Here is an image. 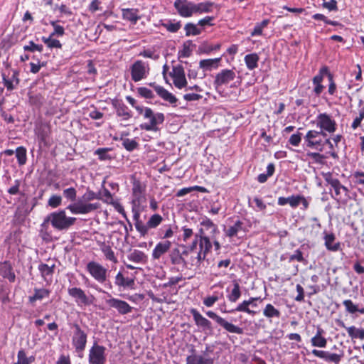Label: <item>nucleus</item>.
<instances>
[{
	"label": "nucleus",
	"instance_id": "1",
	"mask_svg": "<svg viewBox=\"0 0 364 364\" xmlns=\"http://www.w3.org/2000/svg\"><path fill=\"white\" fill-rule=\"evenodd\" d=\"M142 110L139 114L141 115L146 121L139 124V128L146 132H156L160 131V126L164 124L165 120L164 114L155 112L149 107H145Z\"/></svg>",
	"mask_w": 364,
	"mask_h": 364
},
{
	"label": "nucleus",
	"instance_id": "2",
	"mask_svg": "<svg viewBox=\"0 0 364 364\" xmlns=\"http://www.w3.org/2000/svg\"><path fill=\"white\" fill-rule=\"evenodd\" d=\"M198 242L200 251L197 253V255L195 257V264L197 266L201 264L202 261L205 259L207 254L210 251L212 248L210 239L208 236L204 235V232L202 228L200 229L199 234L195 235L194 240L189 246L188 250H187L188 252L196 250Z\"/></svg>",
	"mask_w": 364,
	"mask_h": 364
},
{
	"label": "nucleus",
	"instance_id": "3",
	"mask_svg": "<svg viewBox=\"0 0 364 364\" xmlns=\"http://www.w3.org/2000/svg\"><path fill=\"white\" fill-rule=\"evenodd\" d=\"M75 221V218L66 215L65 210L53 212L45 219V223L50 222L53 228L59 231L68 230Z\"/></svg>",
	"mask_w": 364,
	"mask_h": 364
},
{
	"label": "nucleus",
	"instance_id": "4",
	"mask_svg": "<svg viewBox=\"0 0 364 364\" xmlns=\"http://www.w3.org/2000/svg\"><path fill=\"white\" fill-rule=\"evenodd\" d=\"M322 176L326 183L330 185L331 190H333L334 193H331V197L338 202L343 199L342 195H344V199L348 197L349 190L347 187L342 185L338 178L333 176L331 172L322 173Z\"/></svg>",
	"mask_w": 364,
	"mask_h": 364
},
{
	"label": "nucleus",
	"instance_id": "5",
	"mask_svg": "<svg viewBox=\"0 0 364 364\" xmlns=\"http://www.w3.org/2000/svg\"><path fill=\"white\" fill-rule=\"evenodd\" d=\"M304 141L307 147L319 152L324 151V143H328L327 134L316 130L308 131L304 136Z\"/></svg>",
	"mask_w": 364,
	"mask_h": 364
},
{
	"label": "nucleus",
	"instance_id": "6",
	"mask_svg": "<svg viewBox=\"0 0 364 364\" xmlns=\"http://www.w3.org/2000/svg\"><path fill=\"white\" fill-rule=\"evenodd\" d=\"M70 326L73 329L72 345L76 353H82L86 348L87 333L76 322L70 323Z\"/></svg>",
	"mask_w": 364,
	"mask_h": 364
},
{
	"label": "nucleus",
	"instance_id": "7",
	"mask_svg": "<svg viewBox=\"0 0 364 364\" xmlns=\"http://www.w3.org/2000/svg\"><path fill=\"white\" fill-rule=\"evenodd\" d=\"M89 364H105L107 362L106 348L95 342L89 350Z\"/></svg>",
	"mask_w": 364,
	"mask_h": 364
},
{
	"label": "nucleus",
	"instance_id": "8",
	"mask_svg": "<svg viewBox=\"0 0 364 364\" xmlns=\"http://www.w3.org/2000/svg\"><path fill=\"white\" fill-rule=\"evenodd\" d=\"M316 124L320 129L319 132H323V133L332 134L337 129L336 121L327 113L318 114L316 118Z\"/></svg>",
	"mask_w": 364,
	"mask_h": 364
},
{
	"label": "nucleus",
	"instance_id": "9",
	"mask_svg": "<svg viewBox=\"0 0 364 364\" xmlns=\"http://www.w3.org/2000/svg\"><path fill=\"white\" fill-rule=\"evenodd\" d=\"M86 270L95 281L100 284L107 280V269L97 262H89L86 265Z\"/></svg>",
	"mask_w": 364,
	"mask_h": 364
},
{
	"label": "nucleus",
	"instance_id": "10",
	"mask_svg": "<svg viewBox=\"0 0 364 364\" xmlns=\"http://www.w3.org/2000/svg\"><path fill=\"white\" fill-rule=\"evenodd\" d=\"M206 315L213 319L219 326L223 327L226 331L232 333H236V334H243L244 330L242 328L237 326L225 318H222L221 316H218L216 313H215L213 311H208L206 312Z\"/></svg>",
	"mask_w": 364,
	"mask_h": 364
},
{
	"label": "nucleus",
	"instance_id": "11",
	"mask_svg": "<svg viewBox=\"0 0 364 364\" xmlns=\"http://www.w3.org/2000/svg\"><path fill=\"white\" fill-rule=\"evenodd\" d=\"M149 72V64L141 60H136L130 68L131 77L134 82H139L146 78Z\"/></svg>",
	"mask_w": 364,
	"mask_h": 364
},
{
	"label": "nucleus",
	"instance_id": "12",
	"mask_svg": "<svg viewBox=\"0 0 364 364\" xmlns=\"http://www.w3.org/2000/svg\"><path fill=\"white\" fill-rule=\"evenodd\" d=\"M100 208L99 203H88L79 200L75 203H73L67 206V209L69 210L73 214H87L94 210H96Z\"/></svg>",
	"mask_w": 364,
	"mask_h": 364
},
{
	"label": "nucleus",
	"instance_id": "13",
	"mask_svg": "<svg viewBox=\"0 0 364 364\" xmlns=\"http://www.w3.org/2000/svg\"><path fill=\"white\" fill-rule=\"evenodd\" d=\"M235 77L236 74L233 69H223L215 75L213 85L215 89L220 88L233 81Z\"/></svg>",
	"mask_w": 364,
	"mask_h": 364
},
{
	"label": "nucleus",
	"instance_id": "14",
	"mask_svg": "<svg viewBox=\"0 0 364 364\" xmlns=\"http://www.w3.org/2000/svg\"><path fill=\"white\" fill-rule=\"evenodd\" d=\"M109 308L114 309L119 314L125 315L132 311V307L125 301L112 297L109 294V299L105 300Z\"/></svg>",
	"mask_w": 364,
	"mask_h": 364
},
{
	"label": "nucleus",
	"instance_id": "15",
	"mask_svg": "<svg viewBox=\"0 0 364 364\" xmlns=\"http://www.w3.org/2000/svg\"><path fill=\"white\" fill-rule=\"evenodd\" d=\"M327 73H328V67L323 65L319 69L318 73L312 78V84L314 86L312 92L316 97H320L325 88V86L323 85V81Z\"/></svg>",
	"mask_w": 364,
	"mask_h": 364
},
{
	"label": "nucleus",
	"instance_id": "16",
	"mask_svg": "<svg viewBox=\"0 0 364 364\" xmlns=\"http://www.w3.org/2000/svg\"><path fill=\"white\" fill-rule=\"evenodd\" d=\"M132 204L134 206L139 205L144 199L146 186L139 179L132 176Z\"/></svg>",
	"mask_w": 364,
	"mask_h": 364
},
{
	"label": "nucleus",
	"instance_id": "17",
	"mask_svg": "<svg viewBox=\"0 0 364 364\" xmlns=\"http://www.w3.org/2000/svg\"><path fill=\"white\" fill-rule=\"evenodd\" d=\"M1 75L3 83L9 91L16 89L20 82L19 72L16 70L9 69L7 73L3 72Z\"/></svg>",
	"mask_w": 364,
	"mask_h": 364
},
{
	"label": "nucleus",
	"instance_id": "18",
	"mask_svg": "<svg viewBox=\"0 0 364 364\" xmlns=\"http://www.w3.org/2000/svg\"><path fill=\"white\" fill-rule=\"evenodd\" d=\"M194 3L188 0H176L173 4L178 14L183 18L191 17L194 14Z\"/></svg>",
	"mask_w": 364,
	"mask_h": 364
},
{
	"label": "nucleus",
	"instance_id": "19",
	"mask_svg": "<svg viewBox=\"0 0 364 364\" xmlns=\"http://www.w3.org/2000/svg\"><path fill=\"white\" fill-rule=\"evenodd\" d=\"M193 316L196 325L200 328L203 332H211L213 331L211 322L204 317L196 309H191L190 310Z\"/></svg>",
	"mask_w": 364,
	"mask_h": 364
},
{
	"label": "nucleus",
	"instance_id": "20",
	"mask_svg": "<svg viewBox=\"0 0 364 364\" xmlns=\"http://www.w3.org/2000/svg\"><path fill=\"white\" fill-rule=\"evenodd\" d=\"M311 353L318 358L323 359L326 362L328 363H333L335 364H339L342 358L343 357V353L341 354L330 353L328 351L313 349L311 350Z\"/></svg>",
	"mask_w": 364,
	"mask_h": 364
},
{
	"label": "nucleus",
	"instance_id": "21",
	"mask_svg": "<svg viewBox=\"0 0 364 364\" xmlns=\"http://www.w3.org/2000/svg\"><path fill=\"white\" fill-rule=\"evenodd\" d=\"M68 293L75 299L78 306H89L92 303L85 291L80 287L68 288Z\"/></svg>",
	"mask_w": 364,
	"mask_h": 364
},
{
	"label": "nucleus",
	"instance_id": "22",
	"mask_svg": "<svg viewBox=\"0 0 364 364\" xmlns=\"http://www.w3.org/2000/svg\"><path fill=\"white\" fill-rule=\"evenodd\" d=\"M336 322L338 326L346 330L352 341L355 342V339L364 340V328H357L355 326H346L345 323L340 319H337Z\"/></svg>",
	"mask_w": 364,
	"mask_h": 364
},
{
	"label": "nucleus",
	"instance_id": "23",
	"mask_svg": "<svg viewBox=\"0 0 364 364\" xmlns=\"http://www.w3.org/2000/svg\"><path fill=\"white\" fill-rule=\"evenodd\" d=\"M112 104L116 111L117 116L121 117L122 120L127 121L132 117V112L122 100H113Z\"/></svg>",
	"mask_w": 364,
	"mask_h": 364
},
{
	"label": "nucleus",
	"instance_id": "24",
	"mask_svg": "<svg viewBox=\"0 0 364 364\" xmlns=\"http://www.w3.org/2000/svg\"><path fill=\"white\" fill-rule=\"evenodd\" d=\"M149 85L153 87L157 95L164 101H166L171 105H175L178 102L176 97L164 87L156 85L154 82H150Z\"/></svg>",
	"mask_w": 364,
	"mask_h": 364
},
{
	"label": "nucleus",
	"instance_id": "25",
	"mask_svg": "<svg viewBox=\"0 0 364 364\" xmlns=\"http://www.w3.org/2000/svg\"><path fill=\"white\" fill-rule=\"evenodd\" d=\"M188 254V250H184L183 251V252H181L178 248L175 247L169 251L168 257L170 259L171 264H182L183 267H187V262L183 258V255H187Z\"/></svg>",
	"mask_w": 364,
	"mask_h": 364
},
{
	"label": "nucleus",
	"instance_id": "26",
	"mask_svg": "<svg viewBox=\"0 0 364 364\" xmlns=\"http://www.w3.org/2000/svg\"><path fill=\"white\" fill-rule=\"evenodd\" d=\"M257 301H262L260 297H250L248 300H244L242 302L239 304L235 309L230 311H225L224 312L232 313L235 311L238 312H245L249 315L255 316L256 314V311L251 310L249 308L250 304H253V302Z\"/></svg>",
	"mask_w": 364,
	"mask_h": 364
},
{
	"label": "nucleus",
	"instance_id": "27",
	"mask_svg": "<svg viewBox=\"0 0 364 364\" xmlns=\"http://www.w3.org/2000/svg\"><path fill=\"white\" fill-rule=\"evenodd\" d=\"M171 242L169 240H164L158 242L154 248L151 254L153 259H159L166 253L169 252Z\"/></svg>",
	"mask_w": 364,
	"mask_h": 364
},
{
	"label": "nucleus",
	"instance_id": "28",
	"mask_svg": "<svg viewBox=\"0 0 364 364\" xmlns=\"http://www.w3.org/2000/svg\"><path fill=\"white\" fill-rule=\"evenodd\" d=\"M114 284L119 288L133 289L135 282L134 278L125 277L121 272H119L115 276Z\"/></svg>",
	"mask_w": 364,
	"mask_h": 364
},
{
	"label": "nucleus",
	"instance_id": "29",
	"mask_svg": "<svg viewBox=\"0 0 364 364\" xmlns=\"http://www.w3.org/2000/svg\"><path fill=\"white\" fill-rule=\"evenodd\" d=\"M122 17L124 20L130 22L132 24L135 25L137 21L141 18L139 15V10L135 8H126L122 9Z\"/></svg>",
	"mask_w": 364,
	"mask_h": 364
},
{
	"label": "nucleus",
	"instance_id": "30",
	"mask_svg": "<svg viewBox=\"0 0 364 364\" xmlns=\"http://www.w3.org/2000/svg\"><path fill=\"white\" fill-rule=\"evenodd\" d=\"M324 245L331 252H337L341 250V243L336 242V236L333 232H323Z\"/></svg>",
	"mask_w": 364,
	"mask_h": 364
},
{
	"label": "nucleus",
	"instance_id": "31",
	"mask_svg": "<svg viewBox=\"0 0 364 364\" xmlns=\"http://www.w3.org/2000/svg\"><path fill=\"white\" fill-rule=\"evenodd\" d=\"M0 275L4 279H7L10 282H15L16 275L13 267L9 261L0 262Z\"/></svg>",
	"mask_w": 364,
	"mask_h": 364
},
{
	"label": "nucleus",
	"instance_id": "32",
	"mask_svg": "<svg viewBox=\"0 0 364 364\" xmlns=\"http://www.w3.org/2000/svg\"><path fill=\"white\" fill-rule=\"evenodd\" d=\"M195 350L192 349L193 354L186 357V364H213L214 360L201 355L195 354Z\"/></svg>",
	"mask_w": 364,
	"mask_h": 364
},
{
	"label": "nucleus",
	"instance_id": "33",
	"mask_svg": "<svg viewBox=\"0 0 364 364\" xmlns=\"http://www.w3.org/2000/svg\"><path fill=\"white\" fill-rule=\"evenodd\" d=\"M225 234L228 237L232 238L237 237L240 232H245L247 230L244 227V223L240 220H237L232 225L229 226L224 230Z\"/></svg>",
	"mask_w": 364,
	"mask_h": 364
},
{
	"label": "nucleus",
	"instance_id": "34",
	"mask_svg": "<svg viewBox=\"0 0 364 364\" xmlns=\"http://www.w3.org/2000/svg\"><path fill=\"white\" fill-rule=\"evenodd\" d=\"M324 331L321 327L317 328L316 333L314 336L311 338V344L314 347L326 348L327 346V340L323 336Z\"/></svg>",
	"mask_w": 364,
	"mask_h": 364
},
{
	"label": "nucleus",
	"instance_id": "35",
	"mask_svg": "<svg viewBox=\"0 0 364 364\" xmlns=\"http://www.w3.org/2000/svg\"><path fill=\"white\" fill-rule=\"evenodd\" d=\"M301 195H291L287 198L279 197L277 204L280 206H284L289 204L291 208H296L300 205V198Z\"/></svg>",
	"mask_w": 364,
	"mask_h": 364
},
{
	"label": "nucleus",
	"instance_id": "36",
	"mask_svg": "<svg viewBox=\"0 0 364 364\" xmlns=\"http://www.w3.org/2000/svg\"><path fill=\"white\" fill-rule=\"evenodd\" d=\"M132 211L134 213V220H135V228L136 230L141 234L142 236H145L149 230L150 229L149 226H148V222L146 224L143 223L142 221L139 220L140 214L139 210H136L135 208H132Z\"/></svg>",
	"mask_w": 364,
	"mask_h": 364
},
{
	"label": "nucleus",
	"instance_id": "37",
	"mask_svg": "<svg viewBox=\"0 0 364 364\" xmlns=\"http://www.w3.org/2000/svg\"><path fill=\"white\" fill-rule=\"evenodd\" d=\"M50 294V291L45 288H35L34 294L32 296H28V302L33 305L38 300H42L46 298H48Z\"/></svg>",
	"mask_w": 364,
	"mask_h": 364
},
{
	"label": "nucleus",
	"instance_id": "38",
	"mask_svg": "<svg viewBox=\"0 0 364 364\" xmlns=\"http://www.w3.org/2000/svg\"><path fill=\"white\" fill-rule=\"evenodd\" d=\"M100 250L103 253L106 260L110 261L114 264L118 263L117 257L109 245L102 242L100 245Z\"/></svg>",
	"mask_w": 364,
	"mask_h": 364
},
{
	"label": "nucleus",
	"instance_id": "39",
	"mask_svg": "<svg viewBox=\"0 0 364 364\" xmlns=\"http://www.w3.org/2000/svg\"><path fill=\"white\" fill-rule=\"evenodd\" d=\"M222 60V57L216 58L203 59L200 60L199 66L204 70H210L212 68L217 69L219 63Z\"/></svg>",
	"mask_w": 364,
	"mask_h": 364
},
{
	"label": "nucleus",
	"instance_id": "40",
	"mask_svg": "<svg viewBox=\"0 0 364 364\" xmlns=\"http://www.w3.org/2000/svg\"><path fill=\"white\" fill-rule=\"evenodd\" d=\"M38 269L41 273V277L45 281L48 280V277H50V279L51 280V278L54 273L55 264L49 266L48 264L45 263H41L38 265Z\"/></svg>",
	"mask_w": 364,
	"mask_h": 364
},
{
	"label": "nucleus",
	"instance_id": "41",
	"mask_svg": "<svg viewBox=\"0 0 364 364\" xmlns=\"http://www.w3.org/2000/svg\"><path fill=\"white\" fill-rule=\"evenodd\" d=\"M244 60L247 69L252 70L258 67L259 57L257 53H250L245 56Z\"/></svg>",
	"mask_w": 364,
	"mask_h": 364
},
{
	"label": "nucleus",
	"instance_id": "42",
	"mask_svg": "<svg viewBox=\"0 0 364 364\" xmlns=\"http://www.w3.org/2000/svg\"><path fill=\"white\" fill-rule=\"evenodd\" d=\"M214 3L210 1L194 4V14L209 13L213 11Z\"/></svg>",
	"mask_w": 364,
	"mask_h": 364
},
{
	"label": "nucleus",
	"instance_id": "43",
	"mask_svg": "<svg viewBox=\"0 0 364 364\" xmlns=\"http://www.w3.org/2000/svg\"><path fill=\"white\" fill-rule=\"evenodd\" d=\"M263 315L269 319L281 317V312L279 309H276L272 304H267L263 309Z\"/></svg>",
	"mask_w": 364,
	"mask_h": 364
},
{
	"label": "nucleus",
	"instance_id": "44",
	"mask_svg": "<svg viewBox=\"0 0 364 364\" xmlns=\"http://www.w3.org/2000/svg\"><path fill=\"white\" fill-rule=\"evenodd\" d=\"M220 43L212 44L205 41L200 45L198 50L200 53L209 55L213 51L220 50Z\"/></svg>",
	"mask_w": 364,
	"mask_h": 364
},
{
	"label": "nucleus",
	"instance_id": "45",
	"mask_svg": "<svg viewBox=\"0 0 364 364\" xmlns=\"http://www.w3.org/2000/svg\"><path fill=\"white\" fill-rule=\"evenodd\" d=\"M127 258L135 263H144L146 261L145 253L139 250H134L127 255Z\"/></svg>",
	"mask_w": 364,
	"mask_h": 364
},
{
	"label": "nucleus",
	"instance_id": "46",
	"mask_svg": "<svg viewBox=\"0 0 364 364\" xmlns=\"http://www.w3.org/2000/svg\"><path fill=\"white\" fill-rule=\"evenodd\" d=\"M200 224L206 230H211L210 234L212 238L215 237V235L220 232L217 225H215L210 218L207 217H205Z\"/></svg>",
	"mask_w": 364,
	"mask_h": 364
},
{
	"label": "nucleus",
	"instance_id": "47",
	"mask_svg": "<svg viewBox=\"0 0 364 364\" xmlns=\"http://www.w3.org/2000/svg\"><path fill=\"white\" fill-rule=\"evenodd\" d=\"M160 24L170 33H176L181 28V22L180 21L168 20L166 22L161 21Z\"/></svg>",
	"mask_w": 364,
	"mask_h": 364
},
{
	"label": "nucleus",
	"instance_id": "48",
	"mask_svg": "<svg viewBox=\"0 0 364 364\" xmlns=\"http://www.w3.org/2000/svg\"><path fill=\"white\" fill-rule=\"evenodd\" d=\"M198 191L200 193H207L208 190L206 188L200 186H193L191 187H186L180 189L176 194V197H182L188 193H190L193 191Z\"/></svg>",
	"mask_w": 364,
	"mask_h": 364
},
{
	"label": "nucleus",
	"instance_id": "49",
	"mask_svg": "<svg viewBox=\"0 0 364 364\" xmlns=\"http://www.w3.org/2000/svg\"><path fill=\"white\" fill-rule=\"evenodd\" d=\"M232 282L233 289L227 297L230 302H236L241 296L240 286L237 280H233Z\"/></svg>",
	"mask_w": 364,
	"mask_h": 364
},
{
	"label": "nucleus",
	"instance_id": "50",
	"mask_svg": "<svg viewBox=\"0 0 364 364\" xmlns=\"http://www.w3.org/2000/svg\"><path fill=\"white\" fill-rule=\"evenodd\" d=\"M16 157L17 159L18 164L21 166H23L27 162V151L26 149L23 146H18L15 150Z\"/></svg>",
	"mask_w": 364,
	"mask_h": 364
},
{
	"label": "nucleus",
	"instance_id": "51",
	"mask_svg": "<svg viewBox=\"0 0 364 364\" xmlns=\"http://www.w3.org/2000/svg\"><path fill=\"white\" fill-rule=\"evenodd\" d=\"M343 304L346 308V311L349 314H355L359 312L364 314V308L359 309L358 305L355 304L350 299H346L343 301Z\"/></svg>",
	"mask_w": 364,
	"mask_h": 364
},
{
	"label": "nucleus",
	"instance_id": "52",
	"mask_svg": "<svg viewBox=\"0 0 364 364\" xmlns=\"http://www.w3.org/2000/svg\"><path fill=\"white\" fill-rule=\"evenodd\" d=\"M122 145L127 151H133L139 146V142L135 139L122 138Z\"/></svg>",
	"mask_w": 364,
	"mask_h": 364
},
{
	"label": "nucleus",
	"instance_id": "53",
	"mask_svg": "<svg viewBox=\"0 0 364 364\" xmlns=\"http://www.w3.org/2000/svg\"><path fill=\"white\" fill-rule=\"evenodd\" d=\"M34 360V356L27 357L26 351L23 349H20L17 354V362L14 364H31Z\"/></svg>",
	"mask_w": 364,
	"mask_h": 364
},
{
	"label": "nucleus",
	"instance_id": "54",
	"mask_svg": "<svg viewBox=\"0 0 364 364\" xmlns=\"http://www.w3.org/2000/svg\"><path fill=\"white\" fill-rule=\"evenodd\" d=\"M275 171V166L273 163H270L267 167V173H260L257 176V181L260 183H265L269 177H271Z\"/></svg>",
	"mask_w": 364,
	"mask_h": 364
},
{
	"label": "nucleus",
	"instance_id": "55",
	"mask_svg": "<svg viewBox=\"0 0 364 364\" xmlns=\"http://www.w3.org/2000/svg\"><path fill=\"white\" fill-rule=\"evenodd\" d=\"M198 24H194L193 23H187L184 26V30L186 32V36H198L202 33V29L198 28Z\"/></svg>",
	"mask_w": 364,
	"mask_h": 364
},
{
	"label": "nucleus",
	"instance_id": "56",
	"mask_svg": "<svg viewBox=\"0 0 364 364\" xmlns=\"http://www.w3.org/2000/svg\"><path fill=\"white\" fill-rule=\"evenodd\" d=\"M328 80V94L330 96H337V85L333 77V75L328 70V73L326 75Z\"/></svg>",
	"mask_w": 364,
	"mask_h": 364
},
{
	"label": "nucleus",
	"instance_id": "57",
	"mask_svg": "<svg viewBox=\"0 0 364 364\" xmlns=\"http://www.w3.org/2000/svg\"><path fill=\"white\" fill-rule=\"evenodd\" d=\"M111 150V148H99L95 151L94 154L98 156L100 161H110L112 157L108 154V152Z\"/></svg>",
	"mask_w": 364,
	"mask_h": 364
},
{
	"label": "nucleus",
	"instance_id": "58",
	"mask_svg": "<svg viewBox=\"0 0 364 364\" xmlns=\"http://www.w3.org/2000/svg\"><path fill=\"white\" fill-rule=\"evenodd\" d=\"M53 36L42 37L43 42L50 48H61L62 44L58 39L53 38Z\"/></svg>",
	"mask_w": 364,
	"mask_h": 364
},
{
	"label": "nucleus",
	"instance_id": "59",
	"mask_svg": "<svg viewBox=\"0 0 364 364\" xmlns=\"http://www.w3.org/2000/svg\"><path fill=\"white\" fill-rule=\"evenodd\" d=\"M44 97L41 94H35L29 96V103L36 107H41L44 103Z\"/></svg>",
	"mask_w": 364,
	"mask_h": 364
},
{
	"label": "nucleus",
	"instance_id": "60",
	"mask_svg": "<svg viewBox=\"0 0 364 364\" xmlns=\"http://www.w3.org/2000/svg\"><path fill=\"white\" fill-rule=\"evenodd\" d=\"M364 119V106H360L358 116H356L353 123L351 128L355 130L360 126L362 121Z\"/></svg>",
	"mask_w": 364,
	"mask_h": 364
},
{
	"label": "nucleus",
	"instance_id": "61",
	"mask_svg": "<svg viewBox=\"0 0 364 364\" xmlns=\"http://www.w3.org/2000/svg\"><path fill=\"white\" fill-rule=\"evenodd\" d=\"M163 218L159 214H154L150 217L148 222V226H149L150 229L156 228L158 227L162 222Z\"/></svg>",
	"mask_w": 364,
	"mask_h": 364
},
{
	"label": "nucleus",
	"instance_id": "62",
	"mask_svg": "<svg viewBox=\"0 0 364 364\" xmlns=\"http://www.w3.org/2000/svg\"><path fill=\"white\" fill-rule=\"evenodd\" d=\"M307 156L313 159L316 163L323 164L326 158H328V155L321 154L319 152H309L307 154Z\"/></svg>",
	"mask_w": 364,
	"mask_h": 364
},
{
	"label": "nucleus",
	"instance_id": "63",
	"mask_svg": "<svg viewBox=\"0 0 364 364\" xmlns=\"http://www.w3.org/2000/svg\"><path fill=\"white\" fill-rule=\"evenodd\" d=\"M63 196L70 201L75 202L77 197V191L73 187L64 189L63 192Z\"/></svg>",
	"mask_w": 364,
	"mask_h": 364
},
{
	"label": "nucleus",
	"instance_id": "64",
	"mask_svg": "<svg viewBox=\"0 0 364 364\" xmlns=\"http://www.w3.org/2000/svg\"><path fill=\"white\" fill-rule=\"evenodd\" d=\"M353 183L355 185H360L364 186V171H356L352 175Z\"/></svg>",
	"mask_w": 364,
	"mask_h": 364
}]
</instances>
